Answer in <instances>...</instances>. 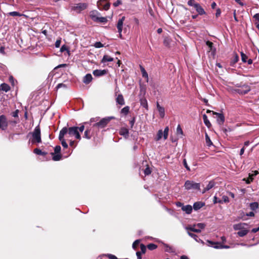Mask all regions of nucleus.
Listing matches in <instances>:
<instances>
[{
	"mask_svg": "<svg viewBox=\"0 0 259 259\" xmlns=\"http://www.w3.org/2000/svg\"><path fill=\"white\" fill-rule=\"evenodd\" d=\"M19 113V110L18 109L16 110L15 111L12 113V115L14 117H18V114Z\"/></svg>",
	"mask_w": 259,
	"mask_h": 259,
	"instance_id": "48",
	"label": "nucleus"
},
{
	"mask_svg": "<svg viewBox=\"0 0 259 259\" xmlns=\"http://www.w3.org/2000/svg\"><path fill=\"white\" fill-rule=\"evenodd\" d=\"M113 60V58L108 55H104L102 59V63H105L106 62H111Z\"/></svg>",
	"mask_w": 259,
	"mask_h": 259,
	"instance_id": "30",
	"label": "nucleus"
},
{
	"mask_svg": "<svg viewBox=\"0 0 259 259\" xmlns=\"http://www.w3.org/2000/svg\"><path fill=\"white\" fill-rule=\"evenodd\" d=\"M221 200L222 201V203L223 202L228 203L229 202V199L228 197L226 195L223 196L222 200Z\"/></svg>",
	"mask_w": 259,
	"mask_h": 259,
	"instance_id": "46",
	"label": "nucleus"
},
{
	"mask_svg": "<svg viewBox=\"0 0 259 259\" xmlns=\"http://www.w3.org/2000/svg\"><path fill=\"white\" fill-rule=\"evenodd\" d=\"M54 151L56 154H60L61 151V147L60 146H56L55 147Z\"/></svg>",
	"mask_w": 259,
	"mask_h": 259,
	"instance_id": "47",
	"label": "nucleus"
},
{
	"mask_svg": "<svg viewBox=\"0 0 259 259\" xmlns=\"http://www.w3.org/2000/svg\"><path fill=\"white\" fill-rule=\"evenodd\" d=\"M202 117L204 124L208 127H209L211 126V123L209 122V120L208 119L207 116H206V115L203 114Z\"/></svg>",
	"mask_w": 259,
	"mask_h": 259,
	"instance_id": "32",
	"label": "nucleus"
},
{
	"mask_svg": "<svg viewBox=\"0 0 259 259\" xmlns=\"http://www.w3.org/2000/svg\"><path fill=\"white\" fill-rule=\"evenodd\" d=\"M206 44L208 46V47L210 51L212 50L213 44V43L212 42L209 41H207L206 42Z\"/></svg>",
	"mask_w": 259,
	"mask_h": 259,
	"instance_id": "45",
	"label": "nucleus"
},
{
	"mask_svg": "<svg viewBox=\"0 0 259 259\" xmlns=\"http://www.w3.org/2000/svg\"><path fill=\"white\" fill-rule=\"evenodd\" d=\"M207 245L208 246L212 247L214 248H229L230 246L228 245H223L221 243L218 242H213L210 240H207Z\"/></svg>",
	"mask_w": 259,
	"mask_h": 259,
	"instance_id": "9",
	"label": "nucleus"
},
{
	"mask_svg": "<svg viewBox=\"0 0 259 259\" xmlns=\"http://www.w3.org/2000/svg\"><path fill=\"white\" fill-rule=\"evenodd\" d=\"M8 14L10 16H14H14H21L22 15V14H21L19 12H15V11L10 12V13H9Z\"/></svg>",
	"mask_w": 259,
	"mask_h": 259,
	"instance_id": "41",
	"label": "nucleus"
},
{
	"mask_svg": "<svg viewBox=\"0 0 259 259\" xmlns=\"http://www.w3.org/2000/svg\"><path fill=\"white\" fill-rule=\"evenodd\" d=\"M87 7L88 4L86 3H78L75 6L72 7L71 10L75 11L77 13H79L82 11L86 9Z\"/></svg>",
	"mask_w": 259,
	"mask_h": 259,
	"instance_id": "10",
	"label": "nucleus"
},
{
	"mask_svg": "<svg viewBox=\"0 0 259 259\" xmlns=\"http://www.w3.org/2000/svg\"><path fill=\"white\" fill-rule=\"evenodd\" d=\"M136 255L137 256V258L138 259H142V257H141V252H140V251H137L136 252Z\"/></svg>",
	"mask_w": 259,
	"mask_h": 259,
	"instance_id": "64",
	"label": "nucleus"
},
{
	"mask_svg": "<svg viewBox=\"0 0 259 259\" xmlns=\"http://www.w3.org/2000/svg\"><path fill=\"white\" fill-rule=\"evenodd\" d=\"M61 158V156L60 154H56V155H54L53 157V159L54 161H58L60 160Z\"/></svg>",
	"mask_w": 259,
	"mask_h": 259,
	"instance_id": "43",
	"label": "nucleus"
},
{
	"mask_svg": "<svg viewBox=\"0 0 259 259\" xmlns=\"http://www.w3.org/2000/svg\"><path fill=\"white\" fill-rule=\"evenodd\" d=\"M182 210L187 214H190L192 211V207L190 205H184L182 207Z\"/></svg>",
	"mask_w": 259,
	"mask_h": 259,
	"instance_id": "24",
	"label": "nucleus"
},
{
	"mask_svg": "<svg viewBox=\"0 0 259 259\" xmlns=\"http://www.w3.org/2000/svg\"><path fill=\"white\" fill-rule=\"evenodd\" d=\"M157 247V246L156 244H153V243H150L147 245V248L149 250H151L155 249Z\"/></svg>",
	"mask_w": 259,
	"mask_h": 259,
	"instance_id": "40",
	"label": "nucleus"
},
{
	"mask_svg": "<svg viewBox=\"0 0 259 259\" xmlns=\"http://www.w3.org/2000/svg\"><path fill=\"white\" fill-rule=\"evenodd\" d=\"M8 126V122L5 115H0V128L6 130Z\"/></svg>",
	"mask_w": 259,
	"mask_h": 259,
	"instance_id": "12",
	"label": "nucleus"
},
{
	"mask_svg": "<svg viewBox=\"0 0 259 259\" xmlns=\"http://www.w3.org/2000/svg\"><path fill=\"white\" fill-rule=\"evenodd\" d=\"M250 91V87L247 85L244 84L242 86L241 89H238L236 90L239 94L245 95Z\"/></svg>",
	"mask_w": 259,
	"mask_h": 259,
	"instance_id": "15",
	"label": "nucleus"
},
{
	"mask_svg": "<svg viewBox=\"0 0 259 259\" xmlns=\"http://www.w3.org/2000/svg\"><path fill=\"white\" fill-rule=\"evenodd\" d=\"M183 164H184V165L185 167V168H186L188 170H189V171H190V168L189 166L188 165V164H187V161H186V159H184L183 160Z\"/></svg>",
	"mask_w": 259,
	"mask_h": 259,
	"instance_id": "54",
	"label": "nucleus"
},
{
	"mask_svg": "<svg viewBox=\"0 0 259 259\" xmlns=\"http://www.w3.org/2000/svg\"><path fill=\"white\" fill-rule=\"evenodd\" d=\"M94 47L97 48H100L103 47V45L101 42H96L94 44Z\"/></svg>",
	"mask_w": 259,
	"mask_h": 259,
	"instance_id": "49",
	"label": "nucleus"
},
{
	"mask_svg": "<svg viewBox=\"0 0 259 259\" xmlns=\"http://www.w3.org/2000/svg\"><path fill=\"white\" fill-rule=\"evenodd\" d=\"M139 242H140V241L138 240H137L135 241L134 242L133 244V248L136 249L137 247V246L139 245Z\"/></svg>",
	"mask_w": 259,
	"mask_h": 259,
	"instance_id": "53",
	"label": "nucleus"
},
{
	"mask_svg": "<svg viewBox=\"0 0 259 259\" xmlns=\"http://www.w3.org/2000/svg\"><path fill=\"white\" fill-rule=\"evenodd\" d=\"M140 248L141 250V253H145L146 250V246L144 244H141L140 245Z\"/></svg>",
	"mask_w": 259,
	"mask_h": 259,
	"instance_id": "51",
	"label": "nucleus"
},
{
	"mask_svg": "<svg viewBox=\"0 0 259 259\" xmlns=\"http://www.w3.org/2000/svg\"><path fill=\"white\" fill-rule=\"evenodd\" d=\"M93 128H94L93 127L90 128H87L84 132L83 137L87 139H90L94 135V130Z\"/></svg>",
	"mask_w": 259,
	"mask_h": 259,
	"instance_id": "16",
	"label": "nucleus"
},
{
	"mask_svg": "<svg viewBox=\"0 0 259 259\" xmlns=\"http://www.w3.org/2000/svg\"><path fill=\"white\" fill-rule=\"evenodd\" d=\"M185 188L186 190H189L191 189L200 190V183H195L193 181L187 180L185 182L184 184Z\"/></svg>",
	"mask_w": 259,
	"mask_h": 259,
	"instance_id": "6",
	"label": "nucleus"
},
{
	"mask_svg": "<svg viewBox=\"0 0 259 259\" xmlns=\"http://www.w3.org/2000/svg\"><path fill=\"white\" fill-rule=\"evenodd\" d=\"M97 5L99 7H103V9L105 10H108L110 6L109 0H99Z\"/></svg>",
	"mask_w": 259,
	"mask_h": 259,
	"instance_id": "13",
	"label": "nucleus"
},
{
	"mask_svg": "<svg viewBox=\"0 0 259 259\" xmlns=\"http://www.w3.org/2000/svg\"><path fill=\"white\" fill-rule=\"evenodd\" d=\"M215 185V183L213 181H210L206 187V190H209L212 188Z\"/></svg>",
	"mask_w": 259,
	"mask_h": 259,
	"instance_id": "37",
	"label": "nucleus"
},
{
	"mask_svg": "<svg viewBox=\"0 0 259 259\" xmlns=\"http://www.w3.org/2000/svg\"><path fill=\"white\" fill-rule=\"evenodd\" d=\"M212 114L215 115L214 117L217 119V121L220 125L223 124L225 121V116L223 114L215 112H212Z\"/></svg>",
	"mask_w": 259,
	"mask_h": 259,
	"instance_id": "14",
	"label": "nucleus"
},
{
	"mask_svg": "<svg viewBox=\"0 0 259 259\" xmlns=\"http://www.w3.org/2000/svg\"><path fill=\"white\" fill-rule=\"evenodd\" d=\"M5 48L3 46L0 47V53L3 55H6V53L5 52Z\"/></svg>",
	"mask_w": 259,
	"mask_h": 259,
	"instance_id": "58",
	"label": "nucleus"
},
{
	"mask_svg": "<svg viewBox=\"0 0 259 259\" xmlns=\"http://www.w3.org/2000/svg\"><path fill=\"white\" fill-rule=\"evenodd\" d=\"M99 117L92 118L90 119V122H97L99 120Z\"/></svg>",
	"mask_w": 259,
	"mask_h": 259,
	"instance_id": "61",
	"label": "nucleus"
},
{
	"mask_svg": "<svg viewBox=\"0 0 259 259\" xmlns=\"http://www.w3.org/2000/svg\"><path fill=\"white\" fill-rule=\"evenodd\" d=\"M156 107H157V109L159 112V114L160 117L163 118L165 115L164 108L163 107L159 105V104L158 103V102H157Z\"/></svg>",
	"mask_w": 259,
	"mask_h": 259,
	"instance_id": "20",
	"label": "nucleus"
},
{
	"mask_svg": "<svg viewBox=\"0 0 259 259\" xmlns=\"http://www.w3.org/2000/svg\"><path fill=\"white\" fill-rule=\"evenodd\" d=\"M239 60V56L236 54H235L234 55V58L233 59V63L235 64L236 63V62H237Z\"/></svg>",
	"mask_w": 259,
	"mask_h": 259,
	"instance_id": "56",
	"label": "nucleus"
},
{
	"mask_svg": "<svg viewBox=\"0 0 259 259\" xmlns=\"http://www.w3.org/2000/svg\"><path fill=\"white\" fill-rule=\"evenodd\" d=\"M198 3H196L195 0H189L188 2V5L190 6H193L195 7V5H197Z\"/></svg>",
	"mask_w": 259,
	"mask_h": 259,
	"instance_id": "44",
	"label": "nucleus"
},
{
	"mask_svg": "<svg viewBox=\"0 0 259 259\" xmlns=\"http://www.w3.org/2000/svg\"><path fill=\"white\" fill-rule=\"evenodd\" d=\"M10 87L7 83H3L0 85V91H3L5 92H8L10 90Z\"/></svg>",
	"mask_w": 259,
	"mask_h": 259,
	"instance_id": "27",
	"label": "nucleus"
},
{
	"mask_svg": "<svg viewBox=\"0 0 259 259\" xmlns=\"http://www.w3.org/2000/svg\"><path fill=\"white\" fill-rule=\"evenodd\" d=\"M168 126L165 127L163 132L161 130H159L155 139L156 141H157L160 140L162 138V136L163 137L164 140L167 139L168 137Z\"/></svg>",
	"mask_w": 259,
	"mask_h": 259,
	"instance_id": "7",
	"label": "nucleus"
},
{
	"mask_svg": "<svg viewBox=\"0 0 259 259\" xmlns=\"http://www.w3.org/2000/svg\"><path fill=\"white\" fill-rule=\"evenodd\" d=\"M108 256L110 259H117L116 256L111 254H108Z\"/></svg>",
	"mask_w": 259,
	"mask_h": 259,
	"instance_id": "60",
	"label": "nucleus"
},
{
	"mask_svg": "<svg viewBox=\"0 0 259 259\" xmlns=\"http://www.w3.org/2000/svg\"><path fill=\"white\" fill-rule=\"evenodd\" d=\"M63 128H66V133L65 136L66 138H68L71 136H74L76 139L80 140L81 139V136L79 132L82 133L83 131L84 126L82 125L80 127L73 126L69 128L64 127Z\"/></svg>",
	"mask_w": 259,
	"mask_h": 259,
	"instance_id": "1",
	"label": "nucleus"
},
{
	"mask_svg": "<svg viewBox=\"0 0 259 259\" xmlns=\"http://www.w3.org/2000/svg\"><path fill=\"white\" fill-rule=\"evenodd\" d=\"M177 135H180L181 137L183 135V132L180 124L178 125L177 128Z\"/></svg>",
	"mask_w": 259,
	"mask_h": 259,
	"instance_id": "36",
	"label": "nucleus"
},
{
	"mask_svg": "<svg viewBox=\"0 0 259 259\" xmlns=\"http://www.w3.org/2000/svg\"><path fill=\"white\" fill-rule=\"evenodd\" d=\"M241 60H242V62H243L244 63L247 62L248 57L243 52L241 53Z\"/></svg>",
	"mask_w": 259,
	"mask_h": 259,
	"instance_id": "42",
	"label": "nucleus"
},
{
	"mask_svg": "<svg viewBox=\"0 0 259 259\" xmlns=\"http://www.w3.org/2000/svg\"><path fill=\"white\" fill-rule=\"evenodd\" d=\"M164 246L165 247V251L169 253H174L176 250L175 249L168 244H164Z\"/></svg>",
	"mask_w": 259,
	"mask_h": 259,
	"instance_id": "28",
	"label": "nucleus"
},
{
	"mask_svg": "<svg viewBox=\"0 0 259 259\" xmlns=\"http://www.w3.org/2000/svg\"><path fill=\"white\" fill-rule=\"evenodd\" d=\"M93 77L91 74H86L83 79V82L85 84H89L90 82H91L92 80Z\"/></svg>",
	"mask_w": 259,
	"mask_h": 259,
	"instance_id": "26",
	"label": "nucleus"
},
{
	"mask_svg": "<svg viewBox=\"0 0 259 259\" xmlns=\"http://www.w3.org/2000/svg\"><path fill=\"white\" fill-rule=\"evenodd\" d=\"M125 20V17L123 16L121 19L118 20L117 24V28L118 29V32L119 33L122 32V26L123 24V21Z\"/></svg>",
	"mask_w": 259,
	"mask_h": 259,
	"instance_id": "18",
	"label": "nucleus"
},
{
	"mask_svg": "<svg viewBox=\"0 0 259 259\" xmlns=\"http://www.w3.org/2000/svg\"><path fill=\"white\" fill-rule=\"evenodd\" d=\"M30 134L32 136L30 141L32 144L41 143L40 128L39 125L36 126L33 131Z\"/></svg>",
	"mask_w": 259,
	"mask_h": 259,
	"instance_id": "2",
	"label": "nucleus"
},
{
	"mask_svg": "<svg viewBox=\"0 0 259 259\" xmlns=\"http://www.w3.org/2000/svg\"><path fill=\"white\" fill-rule=\"evenodd\" d=\"M116 102L117 104L121 106L124 105L125 104L124 100L122 95L119 94L117 95L116 98Z\"/></svg>",
	"mask_w": 259,
	"mask_h": 259,
	"instance_id": "21",
	"label": "nucleus"
},
{
	"mask_svg": "<svg viewBox=\"0 0 259 259\" xmlns=\"http://www.w3.org/2000/svg\"><path fill=\"white\" fill-rule=\"evenodd\" d=\"M151 170L149 167H147L144 170V174L145 175H149L151 174Z\"/></svg>",
	"mask_w": 259,
	"mask_h": 259,
	"instance_id": "50",
	"label": "nucleus"
},
{
	"mask_svg": "<svg viewBox=\"0 0 259 259\" xmlns=\"http://www.w3.org/2000/svg\"><path fill=\"white\" fill-rule=\"evenodd\" d=\"M248 225L246 223H240L237 224H234L233 225V229L234 230H239L237 232V234L240 237H243L247 235L248 233V230L246 226H247Z\"/></svg>",
	"mask_w": 259,
	"mask_h": 259,
	"instance_id": "3",
	"label": "nucleus"
},
{
	"mask_svg": "<svg viewBox=\"0 0 259 259\" xmlns=\"http://www.w3.org/2000/svg\"><path fill=\"white\" fill-rule=\"evenodd\" d=\"M250 207L252 210H255L258 207V204L257 202H253L250 204Z\"/></svg>",
	"mask_w": 259,
	"mask_h": 259,
	"instance_id": "38",
	"label": "nucleus"
},
{
	"mask_svg": "<svg viewBox=\"0 0 259 259\" xmlns=\"http://www.w3.org/2000/svg\"><path fill=\"white\" fill-rule=\"evenodd\" d=\"M140 69L142 74V76L147 79V81H148V75L147 72H146V70L144 69V68L140 65Z\"/></svg>",
	"mask_w": 259,
	"mask_h": 259,
	"instance_id": "31",
	"label": "nucleus"
},
{
	"mask_svg": "<svg viewBox=\"0 0 259 259\" xmlns=\"http://www.w3.org/2000/svg\"><path fill=\"white\" fill-rule=\"evenodd\" d=\"M135 122V118L134 117L132 120L130 121V124L131 125V127L132 128Z\"/></svg>",
	"mask_w": 259,
	"mask_h": 259,
	"instance_id": "59",
	"label": "nucleus"
},
{
	"mask_svg": "<svg viewBox=\"0 0 259 259\" xmlns=\"http://www.w3.org/2000/svg\"><path fill=\"white\" fill-rule=\"evenodd\" d=\"M107 73V70L104 69V70H98L96 69L93 71V74L94 76L97 77L101 76L103 75H105Z\"/></svg>",
	"mask_w": 259,
	"mask_h": 259,
	"instance_id": "17",
	"label": "nucleus"
},
{
	"mask_svg": "<svg viewBox=\"0 0 259 259\" xmlns=\"http://www.w3.org/2000/svg\"><path fill=\"white\" fill-rule=\"evenodd\" d=\"M119 133L121 136H123L125 139L128 138L129 136L128 130L126 127H121L119 130Z\"/></svg>",
	"mask_w": 259,
	"mask_h": 259,
	"instance_id": "19",
	"label": "nucleus"
},
{
	"mask_svg": "<svg viewBox=\"0 0 259 259\" xmlns=\"http://www.w3.org/2000/svg\"><path fill=\"white\" fill-rule=\"evenodd\" d=\"M66 133V128H62L59 133V139L61 142V144L63 148H67L68 147V145L65 141L64 139V137L65 136V134Z\"/></svg>",
	"mask_w": 259,
	"mask_h": 259,
	"instance_id": "11",
	"label": "nucleus"
},
{
	"mask_svg": "<svg viewBox=\"0 0 259 259\" xmlns=\"http://www.w3.org/2000/svg\"><path fill=\"white\" fill-rule=\"evenodd\" d=\"M194 8L199 15H202L205 14V11L199 4L195 5Z\"/></svg>",
	"mask_w": 259,
	"mask_h": 259,
	"instance_id": "23",
	"label": "nucleus"
},
{
	"mask_svg": "<svg viewBox=\"0 0 259 259\" xmlns=\"http://www.w3.org/2000/svg\"><path fill=\"white\" fill-rule=\"evenodd\" d=\"M114 118V117L113 116L103 118L99 122H97L96 123L94 124L93 125V127L95 128L96 127H98L100 128H103L107 125V124L110 121L111 119Z\"/></svg>",
	"mask_w": 259,
	"mask_h": 259,
	"instance_id": "5",
	"label": "nucleus"
},
{
	"mask_svg": "<svg viewBox=\"0 0 259 259\" xmlns=\"http://www.w3.org/2000/svg\"><path fill=\"white\" fill-rule=\"evenodd\" d=\"M205 227V225L204 223H198L197 224L194 225L193 227H187L186 229L188 231L200 233L201 230L203 229Z\"/></svg>",
	"mask_w": 259,
	"mask_h": 259,
	"instance_id": "8",
	"label": "nucleus"
},
{
	"mask_svg": "<svg viewBox=\"0 0 259 259\" xmlns=\"http://www.w3.org/2000/svg\"><path fill=\"white\" fill-rule=\"evenodd\" d=\"M188 234L190 236H191L192 238H193L196 241H197L198 242H200L201 243H202L203 244H204V242H203V241L201 239H199L198 238V236L196 235V234L191 233L189 231L188 232Z\"/></svg>",
	"mask_w": 259,
	"mask_h": 259,
	"instance_id": "25",
	"label": "nucleus"
},
{
	"mask_svg": "<svg viewBox=\"0 0 259 259\" xmlns=\"http://www.w3.org/2000/svg\"><path fill=\"white\" fill-rule=\"evenodd\" d=\"M140 104L142 106H143L144 108H146V109H148V105L147 101L145 98H142L140 99Z\"/></svg>",
	"mask_w": 259,
	"mask_h": 259,
	"instance_id": "29",
	"label": "nucleus"
},
{
	"mask_svg": "<svg viewBox=\"0 0 259 259\" xmlns=\"http://www.w3.org/2000/svg\"><path fill=\"white\" fill-rule=\"evenodd\" d=\"M67 50V47L65 45H63L61 47V48L60 49V51L61 52H63Z\"/></svg>",
	"mask_w": 259,
	"mask_h": 259,
	"instance_id": "62",
	"label": "nucleus"
},
{
	"mask_svg": "<svg viewBox=\"0 0 259 259\" xmlns=\"http://www.w3.org/2000/svg\"><path fill=\"white\" fill-rule=\"evenodd\" d=\"M205 141L207 146L208 147H210L212 144V143L207 133H205Z\"/></svg>",
	"mask_w": 259,
	"mask_h": 259,
	"instance_id": "33",
	"label": "nucleus"
},
{
	"mask_svg": "<svg viewBox=\"0 0 259 259\" xmlns=\"http://www.w3.org/2000/svg\"><path fill=\"white\" fill-rule=\"evenodd\" d=\"M33 152L36 154L39 155H46L47 154L46 152H42L41 150H40L38 148L34 149Z\"/></svg>",
	"mask_w": 259,
	"mask_h": 259,
	"instance_id": "34",
	"label": "nucleus"
},
{
	"mask_svg": "<svg viewBox=\"0 0 259 259\" xmlns=\"http://www.w3.org/2000/svg\"><path fill=\"white\" fill-rule=\"evenodd\" d=\"M205 203L201 201L195 202L193 204V208L195 210H197L204 206Z\"/></svg>",
	"mask_w": 259,
	"mask_h": 259,
	"instance_id": "22",
	"label": "nucleus"
},
{
	"mask_svg": "<svg viewBox=\"0 0 259 259\" xmlns=\"http://www.w3.org/2000/svg\"><path fill=\"white\" fill-rule=\"evenodd\" d=\"M253 18L255 19V20L259 21V13L255 14L253 16Z\"/></svg>",
	"mask_w": 259,
	"mask_h": 259,
	"instance_id": "63",
	"label": "nucleus"
},
{
	"mask_svg": "<svg viewBox=\"0 0 259 259\" xmlns=\"http://www.w3.org/2000/svg\"><path fill=\"white\" fill-rule=\"evenodd\" d=\"M170 39L168 37H164V40H163V44L165 46L168 47L170 44Z\"/></svg>",
	"mask_w": 259,
	"mask_h": 259,
	"instance_id": "39",
	"label": "nucleus"
},
{
	"mask_svg": "<svg viewBox=\"0 0 259 259\" xmlns=\"http://www.w3.org/2000/svg\"><path fill=\"white\" fill-rule=\"evenodd\" d=\"M130 111V107L128 106H125L121 110V113L126 115Z\"/></svg>",
	"mask_w": 259,
	"mask_h": 259,
	"instance_id": "35",
	"label": "nucleus"
},
{
	"mask_svg": "<svg viewBox=\"0 0 259 259\" xmlns=\"http://www.w3.org/2000/svg\"><path fill=\"white\" fill-rule=\"evenodd\" d=\"M61 39H58L56 40V42H55V47L56 48H59L60 47V44H61Z\"/></svg>",
	"mask_w": 259,
	"mask_h": 259,
	"instance_id": "57",
	"label": "nucleus"
},
{
	"mask_svg": "<svg viewBox=\"0 0 259 259\" xmlns=\"http://www.w3.org/2000/svg\"><path fill=\"white\" fill-rule=\"evenodd\" d=\"M122 4V2L121 0H117L116 2L114 3L113 5L115 7H118L119 5Z\"/></svg>",
	"mask_w": 259,
	"mask_h": 259,
	"instance_id": "55",
	"label": "nucleus"
},
{
	"mask_svg": "<svg viewBox=\"0 0 259 259\" xmlns=\"http://www.w3.org/2000/svg\"><path fill=\"white\" fill-rule=\"evenodd\" d=\"M213 203L214 204L219 203H222V201L221 200L218 199L217 196H214L213 197Z\"/></svg>",
	"mask_w": 259,
	"mask_h": 259,
	"instance_id": "52",
	"label": "nucleus"
},
{
	"mask_svg": "<svg viewBox=\"0 0 259 259\" xmlns=\"http://www.w3.org/2000/svg\"><path fill=\"white\" fill-rule=\"evenodd\" d=\"M100 14L96 10H93L90 12V17L91 19L95 22H100L105 23L107 21L106 17H99Z\"/></svg>",
	"mask_w": 259,
	"mask_h": 259,
	"instance_id": "4",
	"label": "nucleus"
}]
</instances>
